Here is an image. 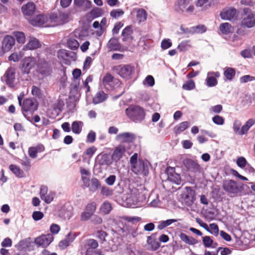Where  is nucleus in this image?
Wrapping results in <instances>:
<instances>
[{
	"mask_svg": "<svg viewBox=\"0 0 255 255\" xmlns=\"http://www.w3.org/2000/svg\"><path fill=\"white\" fill-rule=\"evenodd\" d=\"M21 107V111L26 120L32 123L31 116L34 112L37 110L38 103L36 100L32 98H26L19 105Z\"/></svg>",
	"mask_w": 255,
	"mask_h": 255,
	"instance_id": "f257e3e1",
	"label": "nucleus"
},
{
	"mask_svg": "<svg viewBox=\"0 0 255 255\" xmlns=\"http://www.w3.org/2000/svg\"><path fill=\"white\" fill-rule=\"evenodd\" d=\"M126 114L132 122L139 123L145 118V113L144 109L136 105H130L126 110Z\"/></svg>",
	"mask_w": 255,
	"mask_h": 255,
	"instance_id": "f03ea898",
	"label": "nucleus"
},
{
	"mask_svg": "<svg viewBox=\"0 0 255 255\" xmlns=\"http://www.w3.org/2000/svg\"><path fill=\"white\" fill-rule=\"evenodd\" d=\"M113 70L122 78L126 80L131 79L135 72L134 66L130 64L116 66Z\"/></svg>",
	"mask_w": 255,
	"mask_h": 255,
	"instance_id": "7ed1b4c3",
	"label": "nucleus"
},
{
	"mask_svg": "<svg viewBox=\"0 0 255 255\" xmlns=\"http://www.w3.org/2000/svg\"><path fill=\"white\" fill-rule=\"evenodd\" d=\"M57 56L59 59L63 60L64 64L69 65L70 61H75L77 59V54L73 51H68L66 49H60L57 52Z\"/></svg>",
	"mask_w": 255,
	"mask_h": 255,
	"instance_id": "20e7f679",
	"label": "nucleus"
},
{
	"mask_svg": "<svg viewBox=\"0 0 255 255\" xmlns=\"http://www.w3.org/2000/svg\"><path fill=\"white\" fill-rule=\"evenodd\" d=\"M223 188L227 192L233 194H237L242 190V187H240L237 182L233 180L224 181Z\"/></svg>",
	"mask_w": 255,
	"mask_h": 255,
	"instance_id": "39448f33",
	"label": "nucleus"
},
{
	"mask_svg": "<svg viewBox=\"0 0 255 255\" xmlns=\"http://www.w3.org/2000/svg\"><path fill=\"white\" fill-rule=\"evenodd\" d=\"M1 78L4 79L6 84L9 87H14V82L15 79V69L12 67H9Z\"/></svg>",
	"mask_w": 255,
	"mask_h": 255,
	"instance_id": "423d86ee",
	"label": "nucleus"
},
{
	"mask_svg": "<svg viewBox=\"0 0 255 255\" xmlns=\"http://www.w3.org/2000/svg\"><path fill=\"white\" fill-rule=\"evenodd\" d=\"M156 234H152L151 236L147 237L146 248L149 251H156L160 247V244L155 238Z\"/></svg>",
	"mask_w": 255,
	"mask_h": 255,
	"instance_id": "0eeeda50",
	"label": "nucleus"
},
{
	"mask_svg": "<svg viewBox=\"0 0 255 255\" xmlns=\"http://www.w3.org/2000/svg\"><path fill=\"white\" fill-rule=\"evenodd\" d=\"M36 64L34 58L27 57L24 58L21 61V71L23 73L28 74L30 70L34 67Z\"/></svg>",
	"mask_w": 255,
	"mask_h": 255,
	"instance_id": "6e6552de",
	"label": "nucleus"
},
{
	"mask_svg": "<svg viewBox=\"0 0 255 255\" xmlns=\"http://www.w3.org/2000/svg\"><path fill=\"white\" fill-rule=\"evenodd\" d=\"M53 240V236L51 234L42 235L35 239V243L38 246L46 248Z\"/></svg>",
	"mask_w": 255,
	"mask_h": 255,
	"instance_id": "1a4fd4ad",
	"label": "nucleus"
},
{
	"mask_svg": "<svg viewBox=\"0 0 255 255\" xmlns=\"http://www.w3.org/2000/svg\"><path fill=\"white\" fill-rule=\"evenodd\" d=\"M183 164L187 170L192 173H200L201 167L198 163L190 158H186L183 160Z\"/></svg>",
	"mask_w": 255,
	"mask_h": 255,
	"instance_id": "9d476101",
	"label": "nucleus"
},
{
	"mask_svg": "<svg viewBox=\"0 0 255 255\" xmlns=\"http://www.w3.org/2000/svg\"><path fill=\"white\" fill-rule=\"evenodd\" d=\"M136 167L134 170L133 168H131V171L136 174H142L145 176L148 174V167L147 163L142 160H138L137 163L134 165Z\"/></svg>",
	"mask_w": 255,
	"mask_h": 255,
	"instance_id": "9b49d317",
	"label": "nucleus"
},
{
	"mask_svg": "<svg viewBox=\"0 0 255 255\" xmlns=\"http://www.w3.org/2000/svg\"><path fill=\"white\" fill-rule=\"evenodd\" d=\"M220 76V73L218 71L208 72L206 79V85L209 87L216 86L218 84L217 78Z\"/></svg>",
	"mask_w": 255,
	"mask_h": 255,
	"instance_id": "f8f14e48",
	"label": "nucleus"
},
{
	"mask_svg": "<svg viewBox=\"0 0 255 255\" xmlns=\"http://www.w3.org/2000/svg\"><path fill=\"white\" fill-rule=\"evenodd\" d=\"M126 147L123 145H119L115 147L111 156L112 160L117 162L123 157L126 152Z\"/></svg>",
	"mask_w": 255,
	"mask_h": 255,
	"instance_id": "ddd939ff",
	"label": "nucleus"
},
{
	"mask_svg": "<svg viewBox=\"0 0 255 255\" xmlns=\"http://www.w3.org/2000/svg\"><path fill=\"white\" fill-rule=\"evenodd\" d=\"M135 138V135L131 132H125L118 134L116 136L117 140L120 142L130 143Z\"/></svg>",
	"mask_w": 255,
	"mask_h": 255,
	"instance_id": "4468645a",
	"label": "nucleus"
},
{
	"mask_svg": "<svg viewBox=\"0 0 255 255\" xmlns=\"http://www.w3.org/2000/svg\"><path fill=\"white\" fill-rule=\"evenodd\" d=\"M38 68L40 73L44 76H49L52 73L51 64L47 61H41L38 64Z\"/></svg>",
	"mask_w": 255,
	"mask_h": 255,
	"instance_id": "2eb2a0df",
	"label": "nucleus"
},
{
	"mask_svg": "<svg viewBox=\"0 0 255 255\" xmlns=\"http://www.w3.org/2000/svg\"><path fill=\"white\" fill-rule=\"evenodd\" d=\"M15 44L13 37L10 35L5 36L2 41V50L6 52L9 51Z\"/></svg>",
	"mask_w": 255,
	"mask_h": 255,
	"instance_id": "dca6fc26",
	"label": "nucleus"
},
{
	"mask_svg": "<svg viewBox=\"0 0 255 255\" xmlns=\"http://www.w3.org/2000/svg\"><path fill=\"white\" fill-rule=\"evenodd\" d=\"M132 26L131 25H128L126 26L122 32L123 41L130 42L133 39V37L132 36Z\"/></svg>",
	"mask_w": 255,
	"mask_h": 255,
	"instance_id": "f3484780",
	"label": "nucleus"
},
{
	"mask_svg": "<svg viewBox=\"0 0 255 255\" xmlns=\"http://www.w3.org/2000/svg\"><path fill=\"white\" fill-rule=\"evenodd\" d=\"M107 47L110 51H120L122 48L121 44L119 42L118 38H111L108 41Z\"/></svg>",
	"mask_w": 255,
	"mask_h": 255,
	"instance_id": "a211bd4d",
	"label": "nucleus"
},
{
	"mask_svg": "<svg viewBox=\"0 0 255 255\" xmlns=\"http://www.w3.org/2000/svg\"><path fill=\"white\" fill-rule=\"evenodd\" d=\"M236 9L234 8L224 9L221 12L220 15L222 19L231 20L236 16Z\"/></svg>",
	"mask_w": 255,
	"mask_h": 255,
	"instance_id": "6ab92c4d",
	"label": "nucleus"
},
{
	"mask_svg": "<svg viewBox=\"0 0 255 255\" xmlns=\"http://www.w3.org/2000/svg\"><path fill=\"white\" fill-rule=\"evenodd\" d=\"M46 20L47 17L46 16L43 15L39 14L31 20V23L33 25L38 26H49L48 24H46Z\"/></svg>",
	"mask_w": 255,
	"mask_h": 255,
	"instance_id": "aec40b11",
	"label": "nucleus"
},
{
	"mask_svg": "<svg viewBox=\"0 0 255 255\" xmlns=\"http://www.w3.org/2000/svg\"><path fill=\"white\" fill-rule=\"evenodd\" d=\"M21 9L24 15L31 16L34 13L35 6L33 2H30L23 5Z\"/></svg>",
	"mask_w": 255,
	"mask_h": 255,
	"instance_id": "412c9836",
	"label": "nucleus"
},
{
	"mask_svg": "<svg viewBox=\"0 0 255 255\" xmlns=\"http://www.w3.org/2000/svg\"><path fill=\"white\" fill-rule=\"evenodd\" d=\"M98 247L97 241L93 239H90L87 240L85 247L86 248V252L87 255H90L92 251L97 250L96 249Z\"/></svg>",
	"mask_w": 255,
	"mask_h": 255,
	"instance_id": "4be33fe9",
	"label": "nucleus"
},
{
	"mask_svg": "<svg viewBox=\"0 0 255 255\" xmlns=\"http://www.w3.org/2000/svg\"><path fill=\"white\" fill-rule=\"evenodd\" d=\"M108 98V94L103 91H98L93 98V103L94 104H98L105 101Z\"/></svg>",
	"mask_w": 255,
	"mask_h": 255,
	"instance_id": "5701e85b",
	"label": "nucleus"
},
{
	"mask_svg": "<svg viewBox=\"0 0 255 255\" xmlns=\"http://www.w3.org/2000/svg\"><path fill=\"white\" fill-rule=\"evenodd\" d=\"M114 77L110 73H107L103 79V84L108 90L113 89Z\"/></svg>",
	"mask_w": 255,
	"mask_h": 255,
	"instance_id": "b1692460",
	"label": "nucleus"
},
{
	"mask_svg": "<svg viewBox=\"0 0 255 255\" xmlns=\"http://www.w3.org/2000/svg\"><path fill=\"white\" fill-rule=\"evenodd\" d=\"M242 24L248 28L253 27L255 24V14L251 13L249 14L243 19Z\"/></svg>",
	"mask_w": 255,
	"mask_h": 255,
	"instance_id": "393cba45",
	"label": "nucleus"
},
{
	"mask_svg": "<svg viewBox=\"0 0 255 255\" xmlns=\"http://www.w3.org/2000/svg\"><path fill=\"white\" fill-rule=\"evenodd\" d=\"M180 239L182 241L189 245H194L198 243L197 240L192 237H189L183 233L179 234Z\"/></svg>",
	"mask_w": 255,
	"mask_h": 255,
	"instance_id": "a878e982",
	"label": "nucleus"
},
{
	"mask_svg": "<svg viewBox=\"0 0 255 255\" xmlns=\"http://www.w3.org/2000/svg\"><path fill=\"white\" fill-rule=\"evenodd\" d=\"M112 162L109 155L107 154H104L101 156L98 155V163L100 165H109L111 164Z\"/></svg>",
	"mask_w": 255,
	"mask_h": 255,
	"instance_id": "bb28decb",
	"label": "nucleus"
},
{
	"mask_svg": "<svg viewBox=\"0 0 255 255\" xmlns=\"http://www.w3.org/2000/svg\"><path fill=\"white\" fill-rule=\"evenodd\" d=\"M72 74L73 78L75 79L73 83V88L76 90H77L80 84L79 77L81 75V71L80 69H75L73 70Z\"/></svg>",
	"mask_w": 255,
	"mask_h": 255,
	"instance_id": "cd10ccee",
	"label": "nucleus"
},
{
	"mask_svg": "<svg viewBox=\"0 0 255 255\" xmlns=\"http://www.w3.org/2000/svg\"><path fill=\"white\" fill-rule=\"evenodd\" d=\"M9 169L18 178H22L25 176L23 171L16 165L10 164L9 166Z\"/></svg>",
	"mask_w": 255,
	"mask_h": 255,
	"instance_id": "c85d7f7f",
	"label": "nucleus"
},
{
	"mask_svg": "<svg viewBox=\"0 0 255 255\" xmlns=\"http://www.w3.org/2000/svg\"><path fill=\"white\" fill-rule=\"evenodd\" d=\"M255 124V120L253 119H250L248 120L245 125L242 127L240 131V135H243L247 133L249 129Z\"/></svg>",
	"mask_w": 255,
	"mask_h": 255,
	"instance_id": "c756f323",
	"label": "nucleus"
},
{
	"mask_svg": "<svg viewBox=\"0 0 255 255\" xmlns=\"http://www.w3.org/2000/svg\"><path fill=\"white\" fill-rule=\"evenodd\" d=\"M236 74V70L234 68L231 67H226L224 69V75L226 80L232 81Z\"/></svg>",
	"mask_w": 255,
	"mask_h": 255,
	"instance_id": "7c9ffc66",
	"label": "nucleus"
},
{
	"mask_svg": "<svg viewBox=\"0 0 255 255\" xmlns=\"http://www.w3.org/2000/svg\"><path fill=\"white\" fill-rule=\"evenodd\" d=\"M40 46V44L38 39L35 38L30 39L29 41L25 46L26 49L33 50L37 49Z\"/></svg>",
	"mask_w": 255,
	"mask_h": 255,
	"instance_id": "2f4dec72",
	"label": "nucleus"
},
{
	"mask_svg": "<svg viewBox=\"0 0 255 255\" xmlns=\"http://www.w3.org/2000/svg\"><path fill=\"white\" fill-rule=\"evenodd\" d=\"M219 28L220 31L224 34H228L233 31V28L228 22L221 23L220 25Z\"/></svg>",
	"mask_w": 255,
	"mask_h": 255,
	"instance_id": "473e14b6",
	"label": "nucleus"
},
{
	"mask_svg": "<svg viewBox=\"0 0 255 255\" xmlns=\"http://www.w3.org/2000/svg\"><path fill=\"white\" fill-rule=\"evenodd\" d=\"M136 17L139 23L144 22L147 18V12L143 8H138L136 11Z\"/></svg>",
	"mask_w": 255,
	"mask_h": 255,
	"instance_id": "72a5a7b5",
	"label": "nucleus"
},
{
	"mask_svg": "<svg viewBox=\"0 0 255 255\" xmlns=\"http://www.w3.org/2000/svg\"><path fill=\"white\" fill-rule=\"evenodd\" d=\"M83 123L81 121H74L72 124V130L75 134H79L82 130Z\"/></svg>",
	"mask_w": 255,
	"mask_h": 255,
	"instance_id": "f704fd0d",
	"label": "nucleus"
},
{
	"mask_svg": "<svg viewBox=\"0 0 255 255\" xmlns=\"http://www.w3.org/2000/svg\"><path fill=\"white\" fill-rule=\"evenodd\" d=\"M177 220L176 219H168L165 221H162L159 222L157 226V229L160 230H163L166 227L169 226L173 223L176 222Z\"/></svg>",
	"mask_w": 255,
	"mask_h": 255,
	"instance_id": "c9c22d12",
	"label": "nucleus"
},
{
	"mask_svg": "<svg viewBox=\"0 0 255 255\" xmlns=\"http://www.w3.org/2000/svg\"><path fill=\"white\" fill-rule=\"evenodd\" d=\"M191 47L190 40H184L178 45L177 49L180 52H185L189 50Z\"/></svg>",
	"mask_w": 255,
	"mask_h": 255,
	"instance_id": "e433bc0d",
	"label": "nucleus"
},
{
	"mask_svg": "<svg viewBox=\"0 0 255 255\" xmlns=\"http://www.w3.org/2000/svg\"><path fill=\"white\" fill-rule=\"evenodd\" d=\"M71 237L72 235L71 234V233H69L65 240L60 242L59 245V247L62 248H66L68 247L69 244L71 242H72L74 240V238Z\"/></svg>",
	"mask_w": 255,
	"mask_h": 255,
	"instance_id": "4c0bfd02",
	"label": "nucleus"
},
{
	"mask_svg": "<svg viewBox=\"0 0 255 255\" xmlns=\"http://www.w3.org/2000/svg\"><path fill=\"white\" fill-rule=\"evenodd\" d=\"M112 210V205L110 203L108 202H104L101 207L100 211L104 214H109Z\"/></svg>",
	"mask_w": 255,
	"mask_h": 255,
	"instance_id": "58836bf2",
	"label": "nucleus"
},
{
	"mask_svg": "<svg viewBox=\"0 0 255 255\" xmlns=\"http://www.w3.org/2000/svg\"><path fill=\"white\" fill-rule=\"evenodd\" d=\"M13 34L18 43H24L25 41V37L24 33L19 31H14L13 32Z\"/></svg>",
	"mask_w": 255,
	"mask_h": 255,
	"instance_id": "ea45409f",
	"label": "nucleus"
},
{
	"mask_svg": "<svg viewBox=\"0 0 255 255\" xmlns=\"http://www.w3.org/2000/svg\"><path fill=\"white\" fill-rule=\"evenodd\" d=\"M189 123L188 122H183L179 124L177 127H175L176 132L179 133L189 127Z\"/></svg>",
	"mask_w": 255,
	"mask_h": 255,
	"instance_id": "a19ab883",
	"label": "nucleus"
},
{
	"mask_svg": "<svg viewBox=\"0 0 255 255\" xmlns=\"http://www.w3.org/2000/svg\"><path fill=\"white\" fill-rule=\"evenodd\" d=\"M124 14V11L122 9H114L110 12V16L115 19L122 16Z\"/></svg>",
	"mask_w": 255,
	"mask_h": 255,
	"instance_id": "79ce46f5",
	"label": "nucleus"
},
{
	"mask_svg": "<svg viewBox=\"0 0 255 255\" xmlns=\"http://www.w3.org/2000/svg\"><path fill=\"white\" fill-rule=\"evenodd\" d=\"M67 46L72 50L77 49L79 45L77 40L73 38H69L67 41Z\"/></svg>",
	"mask_w": 255,
	"mask_h": 255,
	"instance_id": "37998d69",
	"label": "nucleus"
},
{
	"mask_svg": "<svg viewBox=\"0 0 255 255\" xmlns=\"http://www.w3.org/2000/svg\"><path fill=\"white\" fill-rule=\"evenodd\" d=\"M101 183L98 179L96 178H93L91 179V186L90 190L91 191L94 192L98 188H100Z\"/></svg>",
	"mask_w": 255,
	"mask_h": 255,
	"instance_id": "c03bdc74",
	"label": "nucleus"
},
{
	"mask_svg": "<svg viewBox=\"0 0 255 255\" xmlns=\"http://www.w3.org/2000/svg\"><path fill=\"white\" fill-rule=\"evenodd\" d=\"M90 14L93 18L100 17L103 14V10L99 7H95L90 11Z\"/></svg>",
	"mask_w": 255,
	"mask_h": 255,
	"instance_id": "a18cd8bd",
	"label": "nucleus"
},
{
	"mask_svg": "<svg viewBox=\"0 0 255 255\" xmlns=\"http://www.w3.org/2000/svg\"><path fill=\"white\" fill-rule=\"evenodd\" d=\"M20 163L25 170L28 171L30 169L31 162L30 159L27 157L25 156L23 159L21 160Z\"/></svg>",
	"mask_w": 255,
	"mask_h": 255,
	"instance_id": "49530a36",
	"label": "nucleus"
},
{
	"mask_svg": "<svg viewBox=\"0 0 255 255\" xmlns=\"http://www.w3.org/2000/svg\"><path fill=\"white\" fill-rule=\"evenodd\" d=\"M195 88V84L193 80H190L184 83L182 86V88L186 90H191Z\"/></svg>",
	"mask_w": 255,
	"mask_h": 255,
	"instance_id": "de8ad7c7",
	"label": "nucleus"
},
{
	"mask_svg": "<svg viewBox=\"0 0 255 255\" xmlns=\"http://www.w3.org/2000/svg\"><path fill=\"white\" fill-rule=\"evenodd\" d=\"M55 196V193L50 191L45 195V196L42 199L45 203L47 204L50 203L53 200Z\"/></svg>",
	"mask_w": 255,
	"mask_h": 255,
	"instance_id": "09e8293b",
	"label": "nucleus"
},
{
	"mask_svg": "<svg viewBox=\"0 0 255 255\" xmlns=\"http://www.w3.org/2000/svg\"><path fill=\"white\" fill-rule=\"evenodd\" d=\"M96 209V204L95 202H93L88 203L86 206L85 210L86 211L91 213L92 215L94 213Z\"/></svg>",
	"mask_w": 255,
	"mask_h": 255,
	"instance_id": "8fccbe9b",
	"label": "nucleus"
},
{
	"mask_svg": "<svg viewBox=\"0 0 255 255\" xmlns=\"http://www.w3.org/2000/svg\"><path fill=\"white\" fill-rule=\"evenodd\" d=\"M208 232L215 236H217L219 234V228L218 225L215 223L210 224L209 231Z\"/></svg>",
	"mask_w": 255,
	"mask_h": 255,
	"instance_id": "3c124183",
	"label": "nucleus"
},
{
	"mask_svg": "<svg viewBox=\"0 0 255 255\" xmlns=\"http://www.w3.org/2000/svg\"><path fill=\"white\" fill-rule=\"evenodd\" d=\"M172 42L170 39H164L162 40L161 47L162 49L165 50L172 46Z\"/></svg>",
	"mask_w": 255,
	"mask_h": 255,
	"instance_id": "603ef678",
	"label": "nucleus"
},
{
	"mask_svg": "<svg viewBox=\"0 0 255 255\" xmlns=\"http://www.w3.org/2000/svg\"><path fill=\"white\" fill-rule=\"evenodd\" d=\"M138 158V154L137 153H134L130 158L129 163L130 165V167L134 168V170H136V167L134 166V165L136 164V163L138 162L137 161Z\"/></svg>",
	"mask_w": 255,
	"mask_h": 255,
	"instance_id": "864d4df0",
	"label": "nucleus"
},
{
	"mask_svg": "<svg viewBox=\"0 0 255 255\" xmlns=\"http://www.w3.org/2000/svg\"><path fill=\"white\" fill-rule=\"evenodd\" d=\"M203 243L205 247L209 248L213 244V241L209 236L203 237Z\"/></svg>",
	"mask_w": 255,
	"mask_h": 255,
	"instance_id": "5fc2aeb1",
	"label": "nucleus"
},
{
	"mask_svg": "<svg viewBox=\"0 0 255 255\" xmlns=\"http://www.w3.org/2000/svg\"><path fill=\"white\" fill-rule=\"evenodd\" d=\"M212 121L216 125H223L224 124V119L219 115H216L212 118Z\"/></svg>",
	"mask_w": 255,
	"mask_h": 255,
	"instance_id": "6e6d98bb",
	"label": "nucleus"
},
{
	"mask_svg": "<svg viewBox=\"0 0 255 255\" xmlns=\"http://www.w3.org/2000/svg\"><path fill=\"white\" fill-rule=\"evenodd\" d=\"M177 3L180 9L183 11L189 3V1L188 0H177Z\"/></svg>",
	"mask_w": 255,
	"mask_h": 255,
	"instance_id": "4d7b16f0",
	"label": "nucleus"
},
{
	"mask_svg": "<svg viewBox=\"0 0 255 255\" xmlns=\"http://www.w3.org/2000/svg\"><path fill=\"white\" fill-rule=\"evenodd\" d=\"M32 217L34 221H39L43 218L44 214L40 211H34L33 212Z\"/></svg>",
	"mask_w": 255,
	"mask_h": 255,
	"instance_id": "13d9d810",
	"label": "nucleus"
},
{
	"mask_svg": "<svg viewBox=\"0 0 255 255\" xmlns=\"http://www.w3.org/2000/svg\"><path fill=\"white\" fill-rule=\"evenodd\" d=\"M124 24L122 22H117L115 23L112 32L113 34H117L119 32L120 29L123 26Z\"/></svg>",
	"mask_w": 255,
	"mask_h": 255,
	"instance_id": "bf43d9fd",
	"label": "nucleus"
},
{
	"mask_svg": "<svg viewBox=\"0 0 255 255\" xmlns=\"http://www.w3.org/2000/svg\"><path fill=\"white\" fill-rule=\"evenodd\" d=\"M237 164L240 167L244 168L247 164V162L245 157L241 156L238 158Z\"/></svg>",
	"mask_w": 255,
	"mask_h": 255,
	"instance_id": "052dcab7",
	"label": "nucleus"
},
{
	"mask_svg": "<svg viewBox=\"0 0 255 255\" xmlns=\"http://www.w3.org/2000/svg\"><path fill=\"white\" fill-rule=\"evenodd\" d=\"M255 80V77L250 75H245L241 77L240 79V82L242 83H247L249 81H252Z\"/></svg>",
	"mask_w": 255,
	"mask_h": 255,
	"instance_id": "680f3d73",
	"label": "nucleus"
},
{
	"mask_svg": "<svg viewBox=\"0 0 255 255\" xmlns=\"http://www.w3.org/2000/svg\"><path fill=\"white\" fill-rule=\"evenodd\" d=\"M95 139L96 133L92 130L90 131L87 136V142L93 143L95 141Z\"/></svg>",
	"mask_w": 255,
	"mask_h": 255,
	"instance_id": "e2e57ef3",
	"label": "nucleus"
},
{
	"mask_svg": "<svg viewBox=\"0 0 255 255\" xmlns=\"http://www.w3.org/2000/svg\"><path fill=\"white\" fill-rule=\"evenodd\" d=\"M169 179L176 184L179 185L181 183V177L179 174L175 173L173 177L169 176Z\"/></svg>",
	"mask_w": 255,
	"mask_h": 255,
	"instance_id": "0e129e2a",
	"label": "nucleus"
},
{
	"mask_svg": "<svg viewBox=\"0 0 255 255\" xmlns=\"http://www.w3.org/2000/svg\"><path fill=\"white\" fill-rule=\"evenodd\" d=\"M92 2L89 0H84L82 5L80 6L83 10L89 9L91 7Z\"/></svg>",
	"mask_w": 255,
	"mask_h": 255,
	"instance_id": "69168bd1",
	"label": "nucleus"
},
{
	"mask_svg": "<svg viewBox=\"0 0 255 255\" xmlns=\"http://www.w3.org/2000/svg\"><path fill=\"white\" fill-rule=\"evenodd\" d=\"M93 215L91 213H89L86 211L81 213V220L82 221H86L90 219Z\"/></svg>",
	"mask_w": 255,
	"mask_h": 255,
	"instance_id": "338daca9",
	"label": "nucleus"
},
{
	"mask_svg": "<svg viewBox=\"0 0 255 255\" xmlns=\"http://www.w3.org/2000/svg\"><path fill=\"white\" fill-rule=\"evenodd\" d=\"M116 179V176L115 175H110L105 180V182L109 185H113L115 182Z\"/></svg>",
	"mask_w": 255,
	"mask_h": 255,
	"instance_id": "774afa93",
	"label": "nucleus"
}]
</instances>
